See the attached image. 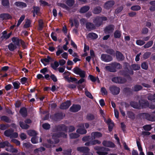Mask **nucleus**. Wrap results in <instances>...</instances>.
Returning <instances> with one entry per match:
<instances>
[{"instance_id": "1", "label": "nucleus", "mask_w": 155, "mask_h": 155, "mask_svg": "<svg viewBox=\"0 0 155 155\" xmlns=\"http://www.w3.org/2000/svg\"><path fill=\"white\" fill-rule=\"evenodd\" d=\"M122 68V65L120 63L114 62L110 64L109 66L105 67L106 69L111 72H115L117 71V69H121Z\"/></svg>"}, {"instance_id": "2", "label": "nucleus", "mask_w": 155, "mask_h": 155, "mask_svg": "<svg viewBox=\"0 0 155 155\" xmlns=\"http://www.w3.org/2000/svg\"><path fill=\"white\" fill-rule=\"evenodd\" d=\"M65 116V114L62 112H58L50 116V118L53 121L58 122L62 120Z\"/></svg>"}, {"instance_id": "3", "label": "nucleus", "mask_w": 155, "mask_h": 155, "mask_svg": "<svg viewBox=\"0 0 155 155\" xmlns=\"http://www.w3.org/2000/svg\"><path fill=\"white\" fill-rule=\"evenodd\" d=\"M107 18L106 17L97 16L94 18L93 22L95 26L98 27L102 24L103 21H107Z\"/></svg>"}, {"instance_id": "4", "label": "nucleus", "mask_w": 155, "mask_h": 155, "mask_svg": "<svg viewBox=\"0 0 155 155\" xmlns=\"http://www.w3.org/2000/svg\"><path fill=\"white\" fill-rule=\"evenodd\" d=\"M68 129L67 126L64 124H61L55 125L52 129V131L53 132L64 131L67 132Z\"/></svg>"}, {"instance_id": "5", "label": "nucleus", "mask_w": 155, "mask_h": 155, "mask_svg": "<svg viewBox=\"0 0 155 155\" xmlns=\"http://www.w3.org/2000/svg\"><path fill=\"white\" fill-rule=\"evenodd\" d=\"M72 71L74 74L79 75L81 78H84L85 77V71L81 70L77 66L74 67Z\"/></svg>"}, {"instance_id": "6", "label": "nucleus", "mask_w": 155, "mask_h": 155, "mask_svg": "<svg viewBox=\"0 0 155 155\" xmlns=\"http://www.w3.org/2000/svg\"><path fill=\"white\" fill-rule=\"evenodd\" d=\"M94 149L97 151V153L99 155H106L107 154L106 152L107 148L104 147L96 146L94 147Z\"/></svg>"}, {"instance_id": "7", "label": "nucleus", "mask_w": 155, "mask_h": 155, "mask_svg": "<svg viewBox=\"0 0 155 155\" xmlns=\"http://www.w3.org/2000/svg\"><path fill=\"white\" fill-rule=\"evenodd\" d=\"M111 81L114 83L117 84H124L127 81L126 79L124 78L121 77H115L111 79Z\"/></svg>"}, {"instance_id": "8", "label": "nucleus", "mask_w": 155, "mask_h": 155, "mask_svg": "<svg viewBox=\"0 0 155 155\" xmlns=\"http://www.w3.org/2000/svg\"><path fill=\"white\" fill-rule=\"evenodd\" d=\"M110 92L113 95H116L119 94L120 88L116 86L112 85L110 86L109 88Z\"/></svg>"}, {"instance_id": "9", "label": "nucleus", "mask_w": 155, "mask_h": 155, "mask_svg": "<svg viewBox=\"0 0 155 155\" xmlns=\"http://www.w3.org/2000/svg\"><path fill=\"white\" fill-rule=\"evenodd\" d=\"M101 59L105 62H109L113 60L112 57L108 54H102L101 55Z\"/></svg>"}, {"instance_id": "10", "label": "nucleus", "mask_w": 155, "mask_h": 155, "mask_svg": "<svg viewBox=\"0 0 155 155\" xmlns=\"http://www.w3.org/2000/svg\"><path fill=\"white\" fill-rule=\"evenodd\" d=\"M139 109H141L146 108L148 107L149 105V103L148 101H145L143 100H139Z\"/></svg>"}, {"instance_id": "11", "label": "nucleus", "mask_w": 155, "mask_h": 155, "mask_svg": "<svg viewBox=\"0 0 155 155\" xmlns=\"http://www.w3.org/2000/svg\"><path fill=\"white\" fill-rule=\"evenodd\" d=\"M115 4V2L113 0H110L106 2L104 5V8L107 10H109L112 8Z\"/></svg>"}, {"instance_id": "12", "label": "nucleus", "mask_w": 155, "mask_h": 155, "mask_svg": "<svg viewBox=\"0 0 155 155\" xmlns=\"http://www.w3.org/2000/svg\"><path fill=\"white\" fill-rule=\"evenodd\" d=\"M71 104V101L70 100L62 103L60 105L59 108L62 110H66L68 109Z\"/></svg>"}, {"instance_id": "13", "label": "nucleus", "mask_w": 155, "mask_h": 155, "mask_svg": "<svg viewBox=\"0 0 155 155\" xmlns=\"http://www.w3.org/2000/svg\"><path fill=\"white\" fill-rule=\"evenodd\" d=\"M80 105L78 104H73L70 107L69 110L72 112H78L81 109Z\"/></svg>"}, {"instance_id": "14", "label": "nucleus", "mask_w": 155, "mask_h": 155, "mask_svg": "<svg viewBox=\"0 0 155 155\" xmlns=\"http://www.w3.org/2000/svg\"><path fill=\"white\" fill-rule=\"evenodd\" d=\"M115 26L113 25H108L104 28V31L106 34H109L113 32Z\"/></svg>"}, {"instance_id": "15", "label": "nucleus", "mask_w": 155, "mask_h": 155, "mask_svg": "<svg viewBox=\"0 0 155 155\" xmlns=\"http://www.w3.org/2000/svg\"><path fill=\"white\" fill-rule=\"evenodd\" d=\"M102 143L104 146L106 147L114 148L115 146V144L110 141L104 140L103 141Z\"/></svg>"}, {"instance_id": "16", "label": "nucleus", "mask_w": 155, "mask_h": 155, "mask_svg": "<svg viewBox=\"0 0 155 155\" xmlns=\"http://www.w3.org/2000/svg\"><path fill=\"white\" fill-rule=\"evenodd\" d=\"M115 55L116 59L118 61H123L125 58L124 55L120 51H116Z\"/></svg>"}, {"instance_id": "17", "label": "nucleus", "mask_w": 155, "mask_h": 155, "mask_svg": "<svg viewBox=\"0 0 155 155\" xmlns=\"http://www.w3.org/2000/svg\"><path fill=\"white\" fill-rule=\"evenodd\" d=\"M123 91L124 94L127 96H130L133 94V91L130 88L126 87L123 89Z\"/></svg>"}, {"instance_id": "18", "label": "nucleus", "mask_w": 155, "mask_h": 155, "mask_svg": "<svg viewBox=\"0 0 155 155\" xmlns=\"http://www.w3.org/2000/svg\"><path fill=\"white\" fill-rule=\"evenodd\" d=\"M138 116L141 118L149 120H151L152 119L151 115L147 113H140L138 115Z\"/></svg>"}, {"instance_id": "19", "label": "nucleus", "mask_w": 155, "mask_h": 155, "mask_svg": "<svg viewBox=\"0 0 155 155\" xmlns=\"http://www.w3.org/2000/svg\"><path fill=\"white\" fill-rule=\"evenodd\" d=\"M77 150L78 151L81 153H89L90 151L89 149L87 147H78Z\"/></svg>"}, {"instance_id": "20", "label": "nucleus", "mask_w": 155, "mask_h": 155, "mask_svg": "<svg viewBox=\"0 0 155 155\" xmlns=\"http://www.w3.org/2000/svg\"><path fill=\"white\" fill-rule=\"evenodd\" d=\"M106 123L108 125V129L110 132L112 131L113 127L114 126V123L109 118L107 119Z\"/></svg>"}, {"instance_id": "21", "label": "nucleus", "mask_w": 155, "mask_h": 155, "mask_svg": "<svg viewBox=\"0 0 155 155\" xmlns=\"http://www.w3.org/2000/svg\"><path fill=\"white\" fill-rule=\"evenodd\" d=\"M6 147H8V148H5V150L7 151L14 153H16L18 152V150L14 148L13 146L10 143L8 146H6Z\"/></svg>"}, {"instance_id": "22", "label": "nucleus", "mask_w": 155, "mask_h": 155, "mask_svg": "<svg viewBox=\"0 0 155 155\" xmlns=\"http://www.w3.org/2000/svg\"><path fill=\"white\" fill-rule=\"evenodd\" d=\"M91 136L92 139H95L97 138H99L102 137V134L100 132H93L91 134Z\"/></svg>"}, {"instance_id": "23", "label": "nucleus", "mask_w": 155, "mask_h": 155, "mask_svg": "<svg viewBox=\"0 0 155 155\" xmlns=\"http://www.w3.org/2000/svg\"><path fill=\"white\" fill-rule=\"evenodd\" d=\"M15 5L17 7L22 8L27 7V5L25 2H16L15 3Z\"/></svg>"}, {"instance_id": "24", "label": "nucleus", "mask_w": 155, "mask_h": 155, "mask_svg": "<svg viewBox=\"0 0 155 155\" xmlns=\"http://www.w3.org/2000/svg\"><path fill=\"white\" fill-rule=\"evenodd\" d=\"M0 18L3 19L8 20L11 19L12 17L8 13H2L0 15Z\"/></svg>"}, {"instance_id": "25", "label": "nucleus", "mask_w": 155, "mask_h": 155, "mask_svg": "<svg viewBox=\"0 0 155 155\" xmlns=\"http://www.w3.org/2000/svg\"><path fill=\"white\" fill-rule=\"evenodd\" d=\"M21 39H19L17 37H13L12 38V40L13 42L14 43V45H15L16 46L19 47L20 46V42Z\"/></svg>"}, {"instance_id": "26", "label": "nucleus", "mask_w": 155, "mask_h": 155, "mask_svg": "<svg viewBox=\"0 0 155 155\" xmlns=\"http://www.w3.org/2000/svg\"><path fill=\"white\" fill-rule=\"evenodd\" d=\"M87 38H90L92 40H94L97 39L98 36L97 34L95 33L90 32L88 34L87 36Z\"/></svg>"}, {"instance_id": "27", "label": "nucleus", "mask_w": 155, "mask_h": 155, "mask_svg": "<svg viewBox=\"0 0 155 155\" xmlns=\"http://www.w3.org/2000/svg\"><path fill=\"white\" fill-rule=\"evenodd\" d=\"M86 28L87 29L90 30L95 29V26L92 23L88 22L86 23Z\"/></svg>"}, {"instance_id": "28", "label": "nucleus", "mask_w": 155, "mask_h": 155, "mask_svg": "<svg viewBox=\"0 0 155 155\" xmlns=\"http://www.w3.org/2000/svg\"><path fill=\"white\" fill-rule=\"evenodd\" d=\"M124 66L125 70H128V73L130 75H133L134 74V72L131 69L129 68V64L127 62L124 63Z\"/></svg>"}, {"instance_id": "29", "label": "nucleus", "mask_w": 155, "mask_h": 155, "mask_svg": "<svg viewBox=\"0 0 155 155\" xmlns=\"http://www.w3.org/2000/svg\"><path fill=\"white\" fill-rule=\"evenodd\" d=\"M19 113L23 117H25L27 115V111L25 107L21 108L20 109Z\"/></svg>"}, {"instance_id": "30", "label": "nucleus", "mask_w": 155, "mask_h": 155, "mask_svg": "<svg viewBox=\"0 0 155 155\" xmlns=\"http://www.w3.org/2000/svg\"><path fill=\"white\" fill-rule=\"evenodd\" d=\"M1 4L5 8H7L10 7V4L9 0H2Z\"/></svg>"}, {"instance_id": "31", "label": "nucleus", "mask_w": 155, "mask_h": 155, "mask_svg": "<svg viewBox=\"0 0 155 155\" xmlns=\"http://www.w3.org/2000/svg\"><path fill=\"white\" fill-rule=\"evenodd\" d=\"M90 7L87 5H85L82 7L79 10V12L81 13H84L87 12L90 9Z\"/></svg>"}, {"instance_id": "32", "label": "nucleus", "mask_w": 155, "mask_h": 155, "mask_svg": "<svg viewBox=\"0 0 155 155\" xmlns=\"http://www.w3.org/2000/svg\"><path fill=\"white\" fill-rule=\"evenodd\" d=\"M13 132H14V130L13 129H9L5 131L4 134L6 137H10V138H11L12 134Z\"/></svg>"}, {"instance_id": "33", "label": "nucleus", "mask_w": 155, "mask_h": 155, "mask_svg": "<svg viewBox=\"0 0 155 155\" xmlns=\"http://www.w3.org/2000/svg\"><path fill=\"white\" fill-rule=\"evenodd\" d=\"M127 114L128 117L131 120H134L135 118V115L132 111H127Z\"/></svg>"}, {"instance_id": "34", "label": "nucleus", "mask_w": 155, "mask_h": 155, "mask_svg": "<svg viewBox=\"0 0 155 155\" xmlns=\"http://www.w3.org/2000/svg\"><path fill=\"white\" fill-rule=\"evenodd\" d=\"M130 105L134 108L139 109V103L137 102L132 101L130 102Z\"/></svg>"}, {"instance_id": "35", "label": "nucleus", "mask_w": 155, "mask_h": 155, "mask_svg": "<svg viewBox=\"0 0 155 155\" xmlns=\"http://www.w3.org/2000/svg\"><path fill=\"white\" fill-rule=\"evenodd\" d=\"M95 118V116L93 114L88 113L86 115V119L88 121H92L94 120Z\"/></svg>"}, {"instance_id": "36", "label": "nucleus", "mask_w": 155, "mask_h": 155, "mask_svg": "<svg viewBox=\"0 0 155 155\" xmlns=\"http://www.w3.org/2000/svg\"><path fill=\"white\" fill-rule=\"evenodd\" d=\"M142 87L140 85L136 84L132 87L133 91L134 92H138L142 90Z\"/></svg>"}, {"instance_id": "37", "label": "nucleus", "mask_w": 155, "mask_h": 155, "mask_svg": "<svg viewBox=\"0 0 155 155\" xmlns=\"http://www.w3.org/2000/svg\"><path fill=\"white\" fill-rule=\"evenodd\" d=\"M101 8L99 6H97L94 8L93 11V13L95 14H98L100 13L102 11Z\"/></svg>"}, {"instance_id": "38", "label": "nucleus", "mask_w": 155, "mask_h": 155, "mask_svg": "<svg viewBox=\"0 0 155 155\" xmlns=\"http://www.w3.org/2000/svg\"><path fill=\"white\" fill-rule=\"evenodd\" d=\"M19 125L23 129H27L29 127V125L25 124L23 122L20 121L19 122Z\"/></svg>"}, {"instance_id": "39", "label": "nucleus", "mask_w": 155, "mask_h": 155, "mask_svg": "<svg viewBox=\"0 0 155 155\" xmlns=\"http://www.w3.org/2000/svg\"><path fill=\"white\" fill-rule=\"evenodd\" d=\"M59 66V63L56 61H54V63H51L50 64L51 67L55 70L57 69V68Z\"/></svg>"}, {"instance_id": "40", "label": "nucleus", "mask_w": 155, "mask_h": 155, "mask_svg": "<svg viewBox=\"0 0 155 155\" xmlns=\"http://www.w3.org/2000/svg\"><path fill=\"white\" fill-rule=\"evenodd\" d=\"M0 119L2 121H5L7 123H10L11 121V120L8 117L5 115L1 117Z\"/></svg>"}, {"instance_id": "41", "label": "nucleus", "mask_w": 155, "mask_h": 155, "mask_svg": "<svg viewBox=\"0 0 155 155\" xmlns=\"http://www.w3.org/2000/svg\"><path fill=\"white\" fill-rule=\"evenodd\" d=\"M105 52L107 54L112 56H114L115 54V52L114 50L110 48L106 49L105 50Z\"/></svg>"}, {"instance_id": "42", "label": "nucleus", "mask_w": 155, "mask_h": 155, "mask_svg": "<svg viewBox=\"0 0 155 155\" xmlns=\"http://www.w3.org/2000/svg\"><path fill=\"white\" fill-rule=\"evenodd\" d=\"M52 61V58L49 56L48 55L47 56V58H45L41 59H40V61L42 63L44 62H45L47 63H49L50 61Z\"/></svg>"}, {"instance_id": "43", "label": "nucleus", "mask_w": 155, "mask_h": 155, "mask_svg": "<svg viewBox=\"0 0 155 155\" xmlns=\"http://www.w3.org/2000/svg\"><path fill=\"white\" fill-rule=\"evenodd\" d=\"M8 48L9 51H13L16 49L17 47L12 43H10L8 45Z\"/></svg>"}, {"instance_id": "44", "label": "nucleus", "mask_w": 155, "mask_h": 155, "mask_svg": "<svg viewBox=\"0 0 155 155\" xmlns=\"http://www.w3.org/2000/svg\"><path fill=\"white\" fill-rule=\"evenodd\" d=\"M9 144V143L7 141L0 142V148H4L6 146H8Z\"/></svg>"}, {"instance_id": "45", "label": "nucleus", "mask_w": 155, "mask_h": 155, "mask_svg": "<svg viewBox=\"0 0 155 155\" xmlns=\"http://www.w3.org/2000/svg\"><path fill=\"white\" fill-rule=\"evenodd\" d=\"M121 35V32L118 30L115 31L114 34V36L115 38H120Z\"/></svg>"}, {"instance_id": "46", "label": "nucleus", "mask_w": 155, "mask_h": 155, "mask_svg": "<svg viewBox=\"0 0 155 155\" xmlns=\"http://www.w3.org/2000/svg\"><path fill=\"white\" fill-rule=\"evenodd\" d=\"M120 73L122 75L125 77L129 76V73H128V70H125L120 71Z\"/></svg>"}, {"instance_id": "47", "label": "nucleus", "mask_w": 155, "mask_h": 155, "mask_svg": "<svg viewBox=\"0 0 155 155\" xmlns=\"http://www.w3.org/2000/svg\"><path fill=\"white\" fill-rule=\"evenodd\" d=\"M76 132L80 134H85L86 133L87 130L84 128H78L76 130Z\"/></svg>"}, {"instance_id": "48", "label": "nucleus", "mask_w": 155, "mask_h": 155, "mask_svg": "<svg viewBox=\"0 0 155 155\" xmlns=\"http://www.w3.org/2000/svg\"><path fill=\"white\" fill-rule=\"evenodd\" d=\"M153 44V41H148L146 44L143 46V48H148L151 47Z\"/></svg>"}, {"instance_id": "49", "label": "nucleus", "mask_w": 155, "mask_h": 155, "mask_svg": "<svg viewBox=\"0 0 155 155\" xmlns=\"http://www.w3.org/2000/svg\"><path fill=\"white\" fill-rule=\"evenodd\" d=\"M27 133L28 135L31 136H35L37 134L36 131L33 130H28Z\"/></svg>"}, {"instance_id": "50", "label": "nucleus", "mask_w": 155, "mask_h": 155, "mask_svg": "<svg viewBox=\"0 0 155 155\" xmlns=\"http://www.w3.org/2000/svg\"><path fill=\"white\" fill-rule=\"evenodd\" d=\"M12 32H10L8 34L2 35L1 37V39L2 41H3L5 39H7L9 38L12 35Z\"/></svg>"}, {"instance_id": "51", "label": "nucleus", "mask_w": 155, "mask_h": 155, "mask_svg": "<svg viewBox=\"0 0 155 155\" xmlns=\"http://www.w3.org/2000/svg\"><path fill=\"white\" fill-rule=\"evenodd\" d=\"M131 67L133 69L134 71L138 70L140 69V65L137 64H132Z\"/></svg>"}, {"instance_id": "52", "label": "nucleus", "mask_w": 155, "mask_h": 155, "mask_svg": "<svg viewBox=\"0 0 155 155\" xmlns=\"http://www.w3.org/2000/svg\"><path fill=\"white\" fill-rule=\"evenodd\" d=\"M79 136V134L76 133H72L69 135L70 138L71 139L78 138Z\"/></svg>"}, {"instance_id": "53", "label": "nucleus", "mask_w": 155, "mask_h": 155, "mask_svg": "<svg viewBox=\"0 0 155 155\" xmlns=\"http://www.w3.org/2000/svg\"><path fill=\"white\" fill-rule=\"evenodd\" d=\"M12 84L15 89H18L19 88L20 84L18 81H16L12 83Z\"/></svg>"}, {"instance_id": "54", "label": "nucleus", "mask_w": 155, "mask_h": 155, "mask_svg": "<svg viewBox=\"0 0 155 155\" xmlns=\"http://www.w3.org/2000/svg\"><path fill=\"white\" fill-rule=\"evenodd\" d=\"M38 22V30L39 31H41L43 29V27L44 23L42 19H40L39 21Z\"/></svg>"}, {"instance_id": "55", "label": "nucleus", "mask_w": 155, "mask_h": 155, "mask_svg": "<svg viewBox=\"0 0 155 155\" xmlns=\"http://www.w3.org/2000/svg\"><path fill=\"white\" fill-rule=\"evenodd\" d=\"M130 9L133 11H138L141 9V7L139 5H135L131 6Z\"/></svg>"}, {"instance_id": "56", "label": "nucleus", "mask_w": 155, "mask_h": 155, "mask_svg": "<svg viewBox=\"0 0 155 155\" xmlns=\"http://www.w3.org/2000/svg\"><path fill=\"white\" fill-rule=\"evenodd\" d=\"M66 4L69 7L72 6L75 3L74 0H67L66 1Z\"/></svg>"}, {"instance_id": "57", "label": "nucleus", "mask_w": 155, "mask_h": 155, "mask_svg": "<svg viewBox=\"0 0 155 155\" xmlns=\"http://www.w3.org/2000/svg\"><path fill=\"white\" fill-rule=\"evenodd\" d=\"M31 24V21L29 19H27L25 22V24L23 26V27L25 28H29Z\"/></svg>"}, {"instance_id": "58", "label": "nucleus", "mask_w": 155, "mask_h": 155, "mask_svg": "<svg viewBox=\"0 0 155 155\" xmlns=\"http://www.w3.org/2000/svg\"><path fill=\"white\" fill-rule=\"evenodd\" d=\"M42 127L44 129L46 130H48L50 128L51 126L48 123H45L42 125Z\"/></svg>"}, {"instance_id": "59", "label": "nucleus", "mask_w": 155, "mask_h": 155, "mask_svg": "<svg viewBox=\"0 0 155 155\" xmlns=\"http://www.w3.org/2000/svg\"><path fill=\"white\" fill-rule=\"evenodd\" d=\"M25 18V16L24 15H23L21 16L20 18L18 20L17 24L16 25L17 27H18L19 25L23 21Z\"/></svg>"}, {"instance_id": "60", "label": "nucleus", "mask_w": 155, "mask_h": 155, "mask_svg": "<svg viewBox=\"0 0 155 155\" xmlns=\"http://www.w3.org/2000/svg\"><path fill=\"white\" fill-rule=\"evenodd\" d=\"M38 138L36 136L33 137L31 139V142L33 144H35L38 143Z\"/></svg>"}, {"instance_id": "61", "label": "nucleus", "mask_w": 155, "mask_h": 155, "mask_svg": "<svg viewBox=\"0 0 155 155\" xmlns=\"http://www.w3.org/2000/svg\"><path fill=\"white\" fill-rule=\"evenodd\" d=\"M23 145L24 147H25L27 149L31 147L32 146V145L30 143H23Z\"/></svg>"}, {"instance_id": "62", "label": "nucleus", "mask_w": 155, "mask_h": 155, "mask_svg": "<svg viewBox=\"0 0 155 155\" xmlns=\"http://www.w3.org/2000/svg\"><path fill=\"white\" fill-rule=\"evenodd\" d=\"M141 67L143 69L147 70L148 68V65L146 62H143L141 64Z\"/></svg>"}, {"instance_id": "63", "label": "nucleus", "mask_w": 155, "mask_h": 155, "mask_svg": "<svg viewBox=\"0 0 155 155\" xmlns=\"http://www.w3.org/2000/svg\"><path fill=\"white\" fill-rule=\"evenodd\" d=\"M151 53L150 52H147L145 53L143 55V57L144 59H147L149 58L151 55Z\"/></svg>"}, {"instance_id": "64", "label": "nucleus", "mask_w": 155, "mask_h": 155, "mask_svg": "<svg viewBox=\"0 0 155 155\" xmlns=\"http://www.w3.org/2000/svg\"><path fill=\"white\" fill-rule=\"evenodd\" d=\"M143 128L145 130L147 131H149L152 129L151 125H145L143 126Z\"/></svg>"}]
</instances>
